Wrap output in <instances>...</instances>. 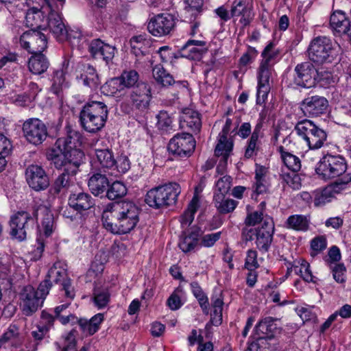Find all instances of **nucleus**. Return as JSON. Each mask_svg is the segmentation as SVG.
<instances>
[{
  "label": "nucleus",
  "mask_w": 351,
  "mask_h": 351,
  "mask_svg": "<svg viewBox=\"0 0 351 351\" xmlns=\"http://www.w3.org/2000/svg\"><path fill=\"white\" fill-rule=\"evenodd\" d=\"M47 158L57 169L62 171L49 189V193L56 195L70 186L83 162L84 154L73 147L68 138H59L47 152Z\"/></svg>",
  "instance_id": "f257e3e1"
},
{
  "label": "nucleus",
  "mask_w": 351,
  "mask_h": 351,
  "mask_svg": "<svg viewBox=\"0 0 351 351\" xmlns=\"http://www.w3.org/2000/svg\"><path fill=\"white\" fill-rule=\"evenodd\" d=\"M140 209L131 202H117L108 204L103 210L101 220L104 227L113 234L129 233L139 221Z\"/></svg>",
  "instance_id": "f03ea898"
},
{
  "label": "nucleus",
  "mask_w": 351,
  "mask_h": 351,
  "mask_svg": "<svg viewBox=\"0 0 351 351\" xmlns=\"http://www.w3.org/2000/svg\"><path fill=\"white\" fill-rule=\"evenodd\" d=\"M108 116V107L104 102L88 101L80 112V123L86 132L96 133L104 127Z\"/></svg>",
  "instance_id": "7ed1b4c3"
},
{
  "label": "nucleus",
  "mask_w": 351,
  "mask_h": 351,
  "mask_svg": "<svg viewBox=\"0 0 351 351\" xmlns=\"http://www.w3.org/2000/svg\"><path fill=\"white\" fill-rule=\"evenodd\" d=\"M181 193L180 186L176 182H169L149 190L145 195V202L155 209L167 208L174 205Z\"/></svg>",
  "instance_id": "20e7f679"
},
{
  "label": "nucleus",
  "mask_w": 351,
  "mask_h": 351,
  "mask_svg": "<svg viewBox=\"0 0 351 351\" xmlns=\"http://www.w3.org/2000/svg\"><path fill=\"white\" fill-rule=\"evenodd\" d=\"M347 169L345 158L340 155L326 154L317 163L315 172L323 180L337 178L336 181H339L345 176L351 178L350 174L346 173Z\"/></svg>",
  "instance_id": "39448f33"
},
{
  "label": "nucleus",
  "mask_w": 351,
  "mask_h": 351,
  "mask_svg": "<svg viewBox=\"0 0 351 351\" xmlns=\"http://www.w3.org/2000/svg\"><path fill=\"white\" fill-rule=\"evenodd\" d=\"M294 131L304 141L309 149L321 148L327 138L326 132L324 130L306 119L298 121L294 127Z\"/></svg>",
  "instance_id": "423d86ee"
},
{
  "label": "nucleus",
  "mask_w": 351,
  "mask_h": 351,
  "mask_svg": "<svg viewBox=\"0 0 351 351\" xmlns=\"http://www.w3.org/2000/svg\"><path fill=\"white\" fill-rule=\"evenodd\" d=\"M333 50L334 43L329 37L317 36L310 43L308 48V56L312 62L323 64L331 61Z\"/></svg>",
  "instance_id": "0eeeda50"
},
{
  "label": "nucleus",
  "mask_w": 351,
  "mask_h": 351,
  "mask_svg": "<svg viewBox=\"0 0 351 351\" xmlns=\"http://www.w3.org/2000/svg\"><path fill=\"white\" fill-rule=\"evenodd\" d=\"M46 277L55 284H59L62 286V289L64 291V296L73 300L75 295L74 287L71 285V280L67 273V265L62 261H57L49 269Z\"/></svg>",
  "instance_id": "6e6552de"
},
{
  "label": "nucleus",
  "mask_w": 351,
  "mask_h": 351,
  "mask_svg": "<svg viewBox=\"0 0 351 351\" xmlns=\"http://www.w3.org/2000/svg\"><path fill=\"white\" fill-rule=\"evenodd\" d=\"M196 142L192 134L184 132L176 134L169 142L168 151L176 158H189L193 153Z\"/></svg>",
  "instance_id": "1a4fd4ad"
},
{
  "label": "nucleus",
  "mask_w": 351,
  "mask_h": 351,
  "mask_svg": "<svg viewBox=\"0 0 351 351\" xmlns=\"http://www.w3.org/2000/svg\"><path fill=\"white\" fill-rule=\"evenodd\" d=\"M22 130L27 141L34 145L42 144L48 136L47 125L37 118L27 119L23 124Z\"/></svg>",
  "instance_id": "9d476101"
},
{
  "label": "nucleus",
  "mask_w": 351,
  "mask_h": 351,
  "mask_svg": "<svg viewBox=\"0 0 351 351\" xmlns=\"http://www.w3.org/2000/svg\"><path fill=\"white\" fill-rule=\"evenodd\" d=\"M176 18L169 13L158 14L152 17L147 23L148 32L153 36L162 37L167 36L175 28Z\"/></svg>",
  "instance_id": "9b49d317"
},
{
  "label": "nucleus",
  "mask_w": 351,
  "mask_h": 351,
  "mask_svg": "<svg viewBox=\"0 0 351 351\" xmlns=\"http://www.w3.org/2000/svg\"><path fill=\"white\" fill-rule=\"evenodd\" d=\"M21 47L30 53H43L47 47V36L40 30L29 29L20 37Z\"/></svg>",
  "instance_id": "f8f14e48"
},
{
  "label": "nucleus",
  "mask_w": 351,
  "mask_h": 351,
  "mask_svg": "<svg viewBox=\"0 0 351 351\" xmlns=\"http://www.w3.org/2000/svg\"><path fill=\"white\" fill-rule=\"evenodd\" d=\"M274 73V66L260 62L259 66L256 71L257 77V93L256 102L262 104L267 99L268 94L271 89L270 80Z\"/></svg>",
  "instance_id": "ddd939ff"
},
{
  "label": "nucleus",
  "mask_w": 351,
  "mask_h": 351,
  "mask_svg": "<svg viewBox=\"0 0 351 351\" xmlns=\"http://www.w3.org/2000/svg\"><path fill=\"white\" fill-rule=\"evenodd\" d=\"M351 182V178L345 176L339 181H335L329 186L322 190H316L313 192V203L315 206L319 207L325 205L332 201L333 193H340L341 191L347 189Z\"/></svg>",
  "instance_id": "4468645a"
},
{
  "label": "nucleus",
  "mask_w": 351,
  "mask_h": 351,
  "mask_svg": "<svg viewBox=\"0 0 351 351\" xmlns=\"http://www.w3.org/2000/svg\"><path fill=\"white\" fill-rule=\"evenodd\" d=\"M33 219L29 213L20 211L11 217L10 226V234L15 239L23 241L26 239L27 232L32 228Z\"/></svg>",
  "instance_id": "2eb2a0df"
},
{
  "label": "nucleus",
  "mask_w": 351,
  "mask_h": 351,
  "mask_svg": "<svg viewBox=\"0 0 351 351\" xmlns=\"http://www.w3.org/2000/svg\"><path fill=\"white\" fill-rule=\"evenodd\" d=\"M276 329L277 325L272 317H267L263 319L254 328V335L256 339L254 342H258L261 339L265 340L266 350L271 351L275 350L274 343H271L269 341L274 340Z\"/></svg>",
  "instance_id": "dca6fc26"
},
{
  "label": "nucleus",
  "mask_w": 351,
  "mask_h": 351,
  "mask_svg": "<svg viewBox=\"0 0 351 351\" xmlns=\"http://www.w3.org/2000/svg\"><path fill=\"white\" fill-rule=\"evenodd\" d=\"M274 230V223L272 218L265 217L261 227L258 228L255 241L256 247L261 253H266L269 250L273 242Z\"/></svg>",
  "instance_id": "f3484780"
},
{
  "label": "nucleus",
  "mask_w": 351,
  "mask_h": 351,
  "mask_svg": "<svg viewBox=\"0 0 351 351\" xmlns=\"http://www.w3.org/2000/svg\"><path fill=\"white\" fill-rule=\"evenodd\" d=\"M293 82L303 88H311L315 84L317 70L310 62L298 64L294 69Z\"/></svg>",
  "instance_id": "a211bd4d"
},
{
  "label": "nucleus",
  "mask_w": 351,
  "mask_h": 351,
  "mask_svg": "<svg viewBox=\"0 0 351 351\" xmlns=\"http://www.w3.org/2000/svg\"><path fill=\"white\" fill-rule=\"evenodd\" d=\"M230 11L232 18L239 19L243 27L248 26L254 16L253 4L247 0H234Z\"/></svg>",
  "instance_id": "6ab92c4d"
},
{
  "label": "nucleus",
  "mask_w": 351,
  "mask_h": 351,
  "mask_svg": "<svg viewBox=\"0 0 351 351\" xmlns=\"http://www.w3.org/2000/svg\"><path fill=\"white\" fill-rule=\"evenodd\" d=\"M151 99V87L145 82L138 83L130 93L133 107L141 112H145L149 109Z\"/></svg>",
  "instance_id": "aec40b11"
},
{
  "label": "nucleus",
  "mask_w": 351,
  "mask_h": 351,
  "mask_svg": "<svg viewBox=\"0 0 351 351\" xmlns=\"http://www.w3.org/2000/svg\"><path fill=\"white\" fill-rule=\"evenodd\" d=\"M29 186L36 191H43L49 186V180L45 170L38 165H29L25 171Z\"/></svg>",
  "instance_id": "412c9836"
},
{
  "label": "nucleus",
  "mask_w": 351,
  "mask_h": 351,
  "mask_svg": "<svg viewBox=\"0 0 351 351\" xmlns=\"http://www.w3.org/2000/svg\"><path fill=\"white\" fill-rule=\"evenodd\" d=\"M23 313L29 316L35 313L43 303V300L36 293L34 288L30 285L25 287L20 293Z\"/></svg>",
  "instance_id": "4be33fe9"
},
{
  "label": "nucleus",
  "mask_w": 351,
  "mask_h": 351,
  "mask_svg": "<svg viewBox=\"0 0 351 351\" xmlns=\"http://www.w3.org/2000/svg\"><path fill=\"white\" fill-rule=\"evenodd\" d=\"M47 28L57 40L71 41V32H69L59 13L50 10L48 14Z\"/></svg>",
  "instance_id": "5701e85b"
},
{
  "label": "nucleus",
  "mask_w": 351,
  "mask_h": 351,
  "mask_svg": "<svg viewBox=\"0 0 351 351\" xmlns=\"http://www.w3.org/2000/svg\"><path fill=\"white\" fill-rule=\"evenodd\" d=\"M328 100L322 96L314 95L305 98L301 103V109L308 117H317L326 112Z\"/></svg>",
  "instance_id": "b1692460"
},
{
  "label": "nucleus",
  "mask_w": 351,
  "mask_h": 351,
  "mask_svg": "<svg viewBox=\"0 0 351 351\" xmlns=\"http://www.w3.org/2000/svg\"><path fill=\"white\" fill-rule=\"evenodd\" d=\"M88 51L95 59H101L108 64L114 57L116 48L101 39H93L88 45Z\"/></svg>",
  "instance_id": "393cba45"
},
{
  "label": "nucleus",
  "mask_w": 351,
  "mask_h": 351,
  "mask_svg": "<svg viewBox=\"0 0 351 351\" xmlns=\"http://www.w3.org/2000/svg\"><path fill=\"white\" fill-rule=\"evenodd\" d=\"M232 125V120L227 117L222 130L219 134L218 143L215 149V155L222 156L225 160H227L233 148V141L231 139H228Z\"/></svg>",
  "instance_id": "a878e982"
},
{
  "label": "nucleus",
  "mask_w": 351,
  "mask_h": 351,
  "mask_svg": "<svg viewBox=\"0 0 351 351\" xmlns=\"http://www.w3.org/2000/svg\"><path fill=\"white\" fill-rule=\"evenodd\" d=\"M68 204L78 213H82L93 208L95 204V201L88 193L75 192L70 194Z\"/></svg>",
  "instance_id": "bb28decb"
},
{
  "label": "nucleus",
  "mask_w": 351,
  "mask_h": 351,
  "mask_svg": "<svg viewBox=\"0 0 351 351\" xmlns=\"http://www.w3.org/2000/svg\"><path fill=\"white\" fill-rule=\"evenodd\" d=\"M180 125L183 129L188 128L195 134L198 133L202 128L199 113L189 108H184L180 115Z\"/></svg>",
  "instance_id": "cd10ccee"
},
{
  "label": "nucleus",
  "mask_w": 351,
  "mask_h": 351,
  "mask_svg": "<svg viewBox=\"0 0 351 351\" xmlns=\"http://www.w3.org/2000/svg\"><path fill=\"white\" fill-rule=\"evenodd\" d=\"M34 217L38 219L41 218V226L46 237L50 236L54 228V219L49 207L43 204H39L34 207Z\"/></svg>",
  "instance_id": "c85d7f7f"
},
{
  "label": "nucleus",
  "mask_w": 351,
  "mask_h": 351,
  "mask_svg": "<svg viewBox=\"0 0 351 351\" xmlns=\"http://www.w3.org/2000/svg\"><path fill=\"white\" fill-rule=\"evenodd\" d=\"M48 8L47 5L43 6L41 9L36 8H32L29 9L25 15V23L30 29H45L46 27L43 25L44 19L45 18L44 13L49 12L51 10Z\"/></svg>",
  "instance_id": "c756f323"
},
{
  "label": "nucleus",
  "mask_w": 351,
  "mask_h": 351,
  "mask_svg": "<svg viewBox=\"0 0 351 351\" xmlns=\"http://www.w3.org/2000/svg\"><path fill=\"white\" fill-rule=\"evenodd\" d=\"M95 153L96 159L94 162L99 170L106 171L107 169L111 170L115 167L117 160L111 149L108 148L96 149Z\"/></svg>",
  "instance_id": "7c9ffc66"
},
{
  "label": "nucleus",
  "mask_w": 351,
  "mask_h": 351,
  "mask_svg": "<svg viewBox=\"0 0 351 351\" xmlns=\"http://www.w3.org/2000/svg\"><path fill=\"white\" fill-rule=\"evenodd\" d=\"M350 24V21L343 11L337 10L331 14L330 27L334 32L339 35L343 34L346 30H348Z\"/></svg>",
  "instance_id": "2f4dec72"
},
{
  "label": "nucleus",
  "mask_w": 351,
  "mask_h": 351,
  "mask_svg": "<svg viewBox=\"0 0 351 351\" xmlns=\"http://www.w3.org/2000/svg\"><path fill=\"white\" fill-rule=\"evenodd\" d=\"M152 75L156 82L163 86L178 84L185 87L187 84L186 81H175L172 75L168 73L161 64H156L153 67Z\"/></svg>",
  "instance_id": "473e14b6"
},
{
  "label": "nucleus",
  "mask_w": 351,
  "mask_h": 351,
  "mask_svg": "<svg viewBox=\"0 0 351 351\" xmlns=\"http://www.w3.org/2000/svg\"><path fill=\"white\" fill-rule=\"evenodd\" d=\"M88 186L91 193L98 196L106 192L110 186V182L106 175L97 173L89 178Z\"/></svg>",
  "instance_id": "72a5a7b5"
},
{
  "label": "nucleus",
  "mask_w": 351,
  "mask_h": 351,
  "mask_svg": "<svg viewBox=\"0 0 351 351\" xmlns=\"http://www.w3.org/2000/svg\"><path fill=\"white\" fill-rule=\"evenodd\" d=\"M103 321L104 315L97 313L90 319L80 318L77 324L82 332L88 336L93 335L97 332Z\"/></svg>",
  "instance_id": "f704fd0d"
},
{
  "label": "nucleus",
  "mask_w": 351,
  "mask_h": 351,
  "mask_svg": "<svg viewBox=\"0 0 351 351\" xmlns=\"http://www.w3.org/2000/svg\"><path fill=\"white\" fill-rule=\"evenodd\" d=\"M291 269L296 274H298L306 282H313L317 284L318 278L313 275L310 268V264L304 259H299L294 262L291 267Z\"/></svg>",
  "instance_id": "c9c22d12"
},
{
  "label": "nucleus",
  "mask_w": 351,
  "mask_h": 351,
  "mask_svg": "<svg viewBox=\"0 0 351 351\" xmlns=\"http://www.w3.org/2000/svg\"><path fill=\"white\" fill-rule=\"evenodd\" d=\"M49 65L48 60L42 53H32L28 62L29 71L36 75H40L45 73L47 70Z\"/></svg>",
  "instance_id": "e433bc0d"
},
{
  "label": "nucleus",
  "mask_w": 351,
  "mask_h": 351,
  "mask_svg": "<svg viewBox=\"0 0 351 351\" xmlns=\"http://www.w3.org/2000/svg\"><path fill=\"white\" fill-rule=\"evenodd\" d=\"M214 202L217 211L223 215L233 212L238 205L237 201L226 198L221 194H215Z\"/></svg>",
  "instance_id": "4c0bfd02"
},
{
  "label": "nucleus",
  "mask_w": 351,
  "mask_h": 351,
  "mask_svg": "<svg viewBox=\"0 0 351 351\" xmlns=\"http://www.w3.org/2000/svg\"><path fill=\"white\" fill-rule=\"evenodd\" d=\"M82 73L80 74V76L77 77L82 80L85 86L96 88L99 84V79L95 69L89 64H87L82 66Z\"/></svg>",
  "instance_id": "58836bf2"
},
{
  "label": "nucleus",
  "mask_w": 351,
  "mask_h": 351,
  "mask_svg": "<svg viewBox=\"0 0 351 351\" xmlns=\"http://www.w3.org/2000/svg\"><path fill=\"white\" fill-rule=\"evenodd\" d=\"M286 224L289 228L305 232L309 228L310 217L303 215H293L288 217Z\"/></svg>",
  "instance_id": "ea45409f"
},
{
  "label": "nucleus",
  "mask_w": 351,
  "mask_h": 351,
  "mask_svg": "<svg viewBox=\"0 0 351 351\" xmlns=\"http://www.w3.org/2000/svg\"><path fill=\"white\" fill-rule=\"evenodd\" d=\"M206 48H199L186 43L177 51V56L186 58L189 60H199L204 53L206 52Z\"/></svg>",
  "instance_id": "a19ab883"
},
{
  "label": "nucleus",
  "mask_w": 351,
  "mask_h": 351,
  "mask_svg": "<svg viewBox=\"0 0 351 351\" xmlns=\"http://www.w3.org/2000/svg\"><path fill=\"white\" fill-rule=\"evenodd\" d=\"M278 152L280 154V157L283 163L287 167L288 170L292 172H298L301 169V161L298 157L285 151L284 147L280 146Z\"/></svg>",
  "instance_id": "79ce46f5"
},
{
  "label": "nucleus",
  "mask_w": 351,
  "mask_h": 351,
  "mask_svg": "<svg viewBox=\"0 0 351 351\" xmlns=\"http://www.w3.org/2000/svg\"><path fill=\"white\" fill-rule=\"evenodd\" d=\"M211 302L213 307L211 322L215 326L220 325L222 322V311L223 306V299L221 294L213 295Z\"/></svg>",
  "instance_id": "37998d69"
},
{
  "label": "nucleus",
  "mask_w": 351,
  "mask_h": 351,
  "mask_svg": "<svg viewBox=\"0 0 351 351\" xmlns=\"http://www.w3.org/2000/svg\"><path fill=\"white\" fill-rule=\"evenodd\" d=\"M110 300V293L108 287H95L93 300L99 309L106 307Z\"/></svg>",
  "instance_id": "c03bdc74"
},
{
  "label": "nucleus",
  "mask_w": 351,
  "mask_h": 351,
  "mask_svg": "<svg viewBox=\"0 0 351 351\" xmlns=\"http://www.w3.org/2000/svg\"><path fill=\"white\" fill-rule=\"evenodd\" d=\"M280 54V50L276 47L274 42H269L261 52V62L274 66Z\"/></svg>",
  "instance_id": "a18cd8bd"
},
{
  "label": "nucleus",
  "mask_w": 351,
  "mask_h": 351,
  "mask_svg": "<svg viewBox=\"0 0 351 351\" xmlns=\"http://www.w3.org/2000/svg\"><path fill=\"white\" fill-rule=\"evenodd\" d=\"M280 178L282 184H286L293 190H299L302 187V180L297 172L281 171ZM285 186V185H283Z\"/></svg>",
  "instance_id": "49530a36"
},
{
  "label": "nucleus",
  "mask_w": 351,
  "mask_h": 351,
  "mask_svg": "<svg viewBox=\"0 0 351 351\" xmlns=\"http://www.w3.org/2000/svg\"><path fill=\"white\" fill-rule=\"evenodd\" d=\"M199 206V198L197 195H194L189 204L187 209L182 216L181 223L182 226H189L191 224Z\"/></svg>",
  "instance_id": "de8ad7c7"
},
{
  "label": "nucleus",
  "mask_w": 351,
  "mask_h": 351,
  "mask_svg": "<svg viewBox=\"0 0 351 351\" xmlns=\"http://www.w3.org/2000/svg\"><path fill=\"white\" fill-rule=\"evenodd\" d=\"M184 235L180 238L178 246L184 253L191 252L199 245L197 240V235L194 236Z\"/></svg>",
  "instance_id": "09e8293b"
},
{
  "label": "nucleus",
  "mask_w": 351,
  "mask_h": 351,
  "mask_svg": "<svg viewBox=\"0 0 351 351\" xmlns=\"http://www.w3.org/2000/svg\"><path fill=\"white\" fill-rule=\"evenodd\" d=\"M127 193V189L125 186L121 182H114L109 186L106 191V197L109 199H116L123 197Z\"/></svg>",
  "instance_id": "8fccbe9b"
},
{
  "label": "nucleus",
  "mask_w": 351,
  "mask_h": 351,
  "mask_svg": "<svg viewBox=\"0 0 351 351\" xmlns=\"http://www.w3.org/2000/svg\"><path fill=\"white\" fill-rule=\"evenodd\" d=\"M41 88H39L38 85L33 82H31L28 85V95H18L16 101L21 106H26L28 103L34 101L40 91Z\"/></svg>",
  "instance_id": "3c124183"
},
{
  "label": "nucleus",
  "mask_w": 351,
  "mask_h": 351,
  "mask_svg": "<svg viewBox=\"0 0 351 351\" xmlns=\"http://www.w3.org/2000/svg\"><path fill=\"white\" fill-rule=\"evenodd\" d=\"M51 90L53 93L58 95L63 87L66 86V83L64 77V71L63 69H58L53 72L51 79Z\"/></svg>",
  "instance_id": "603ef678"
},
{
  "label": "nucleus",
  "mask_w": 351,
  "mask_h": 351,
  "mask_svg": "<svg viewBox=\"0 0 351 351\" xmlns=\"http://www.w3.org/2000/svg\"><path fill=\"white\" fill-rule=\"evenodd\" d=\"M123 86L119 77L112 78L101 87L103 93L108 95H114L123 90Z\"/></svg>",
  "instance_id": "864d4df0"
},
{
  "label": "nucleus",
  "mask_w": 351,
  "mask_h": 351,
  "mask_svg": "<svg viewBox=\"0 0 351 351\" xmlns=\"http://www.w3.org/2000/svg\"><path fill=\"white\" fill-rule=\"evenodd\" d=\"M123 86V88L134 86L138 81L139 75L135 70L124 71L119 77Z\"/></svg>",
  "instance_id": "5fc2aeb1"
},
{
  "label": "nucleus",
  "mask_w": 351,
  "mask_h": 351,
  "mask_svg": "<svg viewBox=\"0 0 351 351\" xmlns=\"http://www.w3.org/2000/svg\"><path fill=\"white\" fill-rule=\"evenodd\" d=\"M77 330L72 329L66 335L62 336L63 347L62 351H78L77 348Z\"/></svg>",
  "instance_id": "6e6d98bb"
},
{
  "label": "nucleus",
  "mask_w": 351,
  "mask_h": 351,
  "mask_svg": "<svg viewBox=\"0 0 351 351\" xmlns=\"http://www.w3.org/2000/svg\"><path fill=\"white\" fill-rule=\"evenodd\" d=\"M147 42L143 36H134L130 39L132 52L136 56L144 55L145 43Z\"/></svg>",
  "instance_id": "4d7b16f0"
},
{
  "label": "nucleus",
  "mask_w": 351,
  "mask_h": 351,
  "mask_svg": "<svg viewBox=\"0 0 351 351\" xmlns=\"http://www.w3.org/2000/svg\"><path fill=\"white\" fill-rule=\"evenodd\" d=\"M334 280L338 283H344L346 280V268L343 263L330 265Z\"/></svg>",
  "instance_id": "13d9d810"
},
{
  "label": "nucleus",
  "mask_w": 351,
  "mask_h": 351,
  "mask_svg": "<svg viewBox=\"0 0 351 351\" xmlns=\"http://www.w3.org/2000/svg\"><path fill=\"white\" fill-rule=\"evenodd\" d=\"M232 178L230 176H224L219 178L216 183V191L215 194L226 195L231 187Z\"/></svg>",
  "instance_id": "bf43d9fd"
},
{
  "label": "nucleus",
  "mask_w": 351,
  "mask_h": 351,
  "mask_svg": "<svg viewBox=\"0 0 351 351\" xmlns=\"http://www.w3.org/2000/svg\"><path fill=\"white\" fill-rule=\"evenodd\" d=\"M157 126L159 130L167 131L171 128L172 119L166 111H160L157 115Z\"/></svg>",
  "instance_id": "052dcab7"
},
{
  "label": "nucleus",
  "mask_w": 351,
  "mask_h": 351,
  "mask_svg": "<svg viewBox=\"0 0 351 351\" xmlns=\"http://www.w3.org/2000/svg\"><path fill=\"white\" fill-rule=\"evenodd\" d=\"M257 256L258 253L256 250H247L245 262V267L249 271H254L259 267Z\"/></svg>",
  "instance_id": "680f3d73"
},
{
  "label": "nucleus",
  "mask_w": 351,
  "mask_h": 351,
  "mask_svg": "<svg viewBox=\"0 0 351 351\" xmlns=\"http://www.w3.org/2000/svg\"><path fill=\"white\" fill-rule=\"evenodd\" d=\"M158 53L163 62H172L173 59H178L180 58V56H177V51H172L169 46L160 47Z\"/></svg>",
  "instance_id": "e2e57ef3"
},
{
  "label": "nucleus",
  "mask_w": 351,
  "mask_h": 351,
  "mask_svg": "<svg viewBox=\"0 0 351 351\" xmlns=\"http://www.w3.org/2000/svg\"><path fill=\"white\" fill-rule=\"evenodd\" d=\"M221 235V232L205 234L202 237L199 245L206 247H213L215 243L219 240Z\"/></svg>",
  "instance_id": "0e129e2a"
},
{
  "label": "nucleus",
  "mask_w": 351,
  "mask_h": 351,
  "mask_svg": "<svg viewBox=\"0 0 351 351\" xmlns=\"http://www.w3.org/2000/svg\"><path fill=\"white\" fill-rule=\"evenodd\" d=\"M52 282L49 280L48 278L45 276L44 280H43L38 285L36 293L39 297L44 300L47 295L49 294L50 289L52 287Z\"/></svg>",
  "instance_id": "69168bd1"
},
{
  "label": "nucleus",
  "mask_w": 351,
  "mask_h": 351,
  "mask_svg": "<svg viewBox=\"0 0 351 351\" xmlns=\"http://www.w3.org/2000/svg\"><path fill=\"white\" fill-rule=\"evenodd\" d=\"M263 123L261 120H258L256 123L253 132L250 134V138L248 141L252 143H256L261 145L260 139L263 137L264 133L263 130Z\"/></svg>",
  "instance_id": "338daca9"
},
{
  "label": "nucleus",
  "mask_w": 351,
  "mask_h": 351,
  "mask_svg": "<svg viewBox=\"0 0 351 351\" xmlns=\"http://www.w3.org/2000/svg\"><path fill=\"white\" fill-rule=\"evenodd\" d=\"M316 81L321 83L322 86L330 85L332 83L334 82L332 73L326 71H317Z\"/></svg>",
  "instance_id": "774afa93"
}]
</instances>
